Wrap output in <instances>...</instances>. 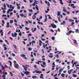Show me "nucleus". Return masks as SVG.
<instances>
[{
	"instance_id": "63",
	"label": "nucleus",
	"mask_w": 79,
	"mask_h": 79,
	"mask_svg": "<svg viewBox=\"0 0 79 79\" xmlns=\"http://www.w3.org/2000/svg\"><path fill=\"white\" fill-rule=\"evenodd\" d=\"M13 12L14 13H16V11H15V10H14L13 11Z\"/></svg>"
},
{
	"instance_id": "54",
	"label": "nucleus",
	"mask_w": 79,
	"mask_h": 79,
	"mask_svg": "<svg viewBox=\"0 0 79 79\" xmlns=\"http://www.w3.org/2000/svg\"><path fill=\"white\" fill-rule=\"evenodd\" d=\"M35 63H36V64H39V65H40V63H39V62H36Z\"/></svg>"
},
{
	"instance_id": "5",
	"label": "nucleus",
	"mask_w": 79,
	"mask_h": 79,
	"mask_svg": "<svg viewBox=\"0 0 79 79\" xmlns=\"http://www.w3.org/2000/svg\"><path fill=\"white\" fill-rule=\"evenodd\" d=\"M23 68H24V69L25 71H27V69H26L27 68V67H25V66H24V65H23Z\"/></svg>"
},
{
	"instance_id": "58",
	"label": "nucleus",
	"mask_w": 79,
	"mask_h": 79,
	"mask_svg": "<svg viewBox=\"0 0 79 79\" xmlns=\"http://www.w3.org/2000/svg\"><path fill=\"white\" fill-rule=\"evenodd\" d=\"M40 78L41 79H44V77H43V76H40Z\"/></svg>"
},
{
	"instance_id": "27",
	"label": "nucleus",
	"mask_w": 79,
	"mask_h": 79,
	"mask_svg": "<svg viewBox=\"0 0 79 79\" xmlns=\"http://www.w3.org/2000/svg\"><path fill=\"white\" fill-rule=\"evenodd\" d=\"M41 66H42V67H43V68H45V66L42 64H41Z\"/></svg>"
},
{
	"instance_id": "9",
	"label": "nucleus",
	"mask_w": 79,
	"mask_h": 79,
	"mask_svg": "<svg viewBox=\"0 0 79 79\" xmlns=\"http://www.w3.org/2000/svg\"><path fill=\"white\" fill-rule=\"evenodd\" d=\"M2 77H3L4 79H7V78H6V76L5 75H3Z\"/></svg>"
},
{
	"instance_id": "14",
	"label": "nucleus",
	"mask_w": 79,
	"mask_h": 79,
	"mask_svg": "<svg viewBox=\"0 0 79 79\" xmlns=\"http://www.w3.org/2000/svg\"><path fill=\"white\" fill-rule=\"evenodd\" d=\"M57 16H60V12H57Z\"/></svg>"
},
{
	"instance_id": "56",
	"label": "nucleus",
	"mask_w": 79,
	"mask_h": 79,
	"mask_svg": "<svg viewBox=\"0 0 79 79\" xmlns=\"http://www.w3.org/2000/svg\"><path fill=\"white\" fill-rule=\"evenodd\" d=\"M35 3H36V4H37V0H35Z\"/></svg>"
},
{
	"instance_id": "41",
	"label": "nucleus",
	"mask_w": 79,
	"mask_h": 79,
	"mask_svg": "<svg viewBox=\"0 0 79 79\" xmlns=\"http://www.w3.org/2000/svg\"><path fill=\"white\" fill-rule=\"evenodd\" d=\"M25 29H26V31H27L29 29V28L27 27H26Z\"/></svg>"
},
{
	"instance_id": "47",
	"label": "nucleus",
	"mask_w": 79,
	"mask_h": 79,
	"mask_svg": "<svg viewBox=\"0 0 79 79\" xmlns=\"http://www.w3.org/2000/svg\"><path fill=\"white\" fill-rule=\"evenodd\" d=\"M21 5V4H19V5L17 3V6H20Z\"/></svg>"
},
{
	"instance_id": "29",
	"label": "nucleus",
	"mask_w": 79,
	"mask_h": 79,
	"mask_svg": "<svg viewBox=\"0 0 79 79\" xmlns=\"http://www.w3.org/2000/svg\"><path fill=\"white\" fill-rule=\"evenodd\" d=\"M20 73L21 74V75H22V76L23 77V76H24V74L22 72H20Z\"/></svg>"
},
{
	"instance_id": "24",
	"label": "nucleus",
	"mask_w": 79,
	"mask_h": 79,
	"mask_svg": "<svg viewBox=\"0 0 79 79\" xmlns=\"http://www.w3.org/2000/svg\"><path fill=\"white\" fill-rule=\"evenodd\" d=\"M2 73L4 75H6V74H7V72H5V73L3 72Z\"/></svg>"
},
{
	"instance_id": "6",
	"label": "nucleus",
	"mask_w": 79,
	"mask_h": 79,
	"mask_svg": "<svg viewBox=\"0 0 79 79\" xmlns=\"http://www.w3.org/2000/svg\"><path fill=\"white\" fill-rule=\"evenodd\" d=\"M66 24V22L63 21V23H61L60 24L61 25H64Z\"/></svg>"
},
{
	"instance_id": "53",
	"label": "nucleus",
	"mask_w": 79,
	"mask_h": 79,
	"mask_svg": "<svg viewBox=\"0 0 79 79\" xmlns=\"http://www.w3.org/2000/svg\"><path fill=\"white\" fill-rule=\"evenodd\" d=\"M30 2L31 3H32L34 2V1L33 0H30Z\"/></svg>"
},
{
	"instance_id": "48",
	"label": "nucleus",
	"mask_w": 79,
	"mask_h": 79,
	"mask_svg": "<svg viewBox=\"0 0 79 79\" xmlns=\"http://www.w3.org/2000/svg\"><path fill=\"white\" fill-rule=\"evenodd\" d=\"M29 11H30V12H32V9H31V10L29 9Z\"/></svg>"
},
{
	"instance_id": "62",
	"label": "nucleus",
	"mask_w": 79,
	"mask_h": 79,
	"mask_svg": "<svg viewBox=\"0 0 79 79\" xmlns=\"http://www.w3.org/2000/svg\"><path fill=\"white\" fill-rule=\"evenodd\" d=\"M34 67L35 68H37V65H35L34 66Z\"/></svg>"
},
{
	"instance_id": "60",
	"label": "nucleus",
	"mask_w": 79,
	"mask_h": 79,
	"mask_svg": "<svg viewBox=\"0 0 79 79\" xmlns=\"http://www.w3.org/2000/svg\"><path fill=\"white\" fill-rule=\"evenodd\" d=\"M33 55L34 56H36V54H35V53L34 52Z\"/></svg>"
},
{
	"instance_id": "20",
	"label": "nucleus",
	"mask_w": 79,
	"mask_h": 79,
	"mask_svg": "<svg viewBox=\"0 0 79 79\" xmlns=\"http://www.w3.org/2000/svg\"><path fill=\"white\" fill-rule=\"evenodd\" d=\"M9 63H10V66H12V62L10 61H9Z\"/></svg>"
},
{
	"instance_id": "30",
	"label": "nucleus",
	"mask_w": 79,
	"mask_h": 79,
	"mask_svg": "<svg viewBox=\"0 0 79 79\" xmlns=\"http://www.w3.org/2000/svg\"><path fill=\"white\" fill-rule=\"evenodd\" d=\"M75 32H78L79 31H78V29H75Z\"/></svg>"
},
{
	"instance_id": "19",
	"label": "nucleus",
	"mask_w": 79,
	"mask_h": 79,
	"mask_svg": "<svg viewBox=\"0 0 79 79\" xmlns=\"http://www.w3.org/2000/svg\"><path fill=\"white\" fill-rule=\"evenodd\" d=\"M74 44H77V41L76 40H74Z\"/></svg>"
},
{
	"instance_id": "34",
	"label": "nucleus",
	"mask_w": 79,
	"mask_h": 79,
	"mask_svg": "<svg viewBox=\"0 0 79 79\" xmlns=\"http://www.w3.org/2000/svg\"><path fill=\"white\" fill-rule=\"evenodd\" d=\"M47 11H50V9H49V7H47Z\"/></svg>"
},
{
	"instance_id": "22",
	"label": "nucleus",
	"mask_w": 79,
	"mask_h": 79,
	"mask_svg": "<svg viewBox=\"0 0 79 79\" xmlns=\"http://www.w3.org/2000/svg\"><path fill=\"white\" fill-rule=\"evenodd\" d=\"M36 31V28H35L33 30V31H32V32H34V31Z\"/></svg>"
},
{
	"instance_id": "16",
	"label": "nucleus",
	"mask_w": 79,
	"mask_h": 79,
	"mask_svg": "<svg viewBox=\"0 0 79 79\" xmlns=\"http://www.w3.org/2000/svg\"><path fill=\"white\" fill-rule=\"evenodd\" d=\"M58 18V20L59 21H60V22H61V18H60V17H57Z\"/></svg>"
},
{
	"instance_id": "43",
	"label": "nucleus",
	"mask_w": 79,
	"mask_h": 79,
	"mask_svg": "<svg viewBox=\"0 0 79 79\" xmlns=\"http://www.w3.org/2000/svg\"><path fill=\"white\" fill-rule=\"evenodd\" d=\"M74 64H75V65H76V64H77V62H74Z\"/></svg>"
},
{
	"instance_id": "49",
	"label": "nucleus",
	"mask_w": 79,
	"mask_h": 79,
	"mask_svg": "<svg viewBox=\"0 0 79 79\" xmlns=\"http://www.w3.org/2000/svg\"><path fill=\"white\" fill-rule=\"evenodd\" d=\"M14 21H15V23H18V22L17 21V20H16V19L14 20Z\"/></svg>"
},
{
	"instance_id": "11",
	"label": "nucleus",
	"mask_w": 79,
	"mask_h": 79,
	"mask_svg": "<svg viewBox=\"0 0 79 79\" xmlns=\"http://www.w3.org/2000/svg\"><path fill=\"white\" fill-rule=\"evenodd\" d=\"M36 9L37 10H39V8L38 7V6L37 5H36L35 7Z\"/></svg>"
},
{
	"instance_id": "42",
	"label": "nucleus",
	"mask_w": 79,
	"mask_h": 79,
	"mask_svg": "<svg viewBox=\"0 0 79 79\" xmlns=\"http://www.w3.org/2000/svg\"><path fill=\"white\" fill-rule=\"evenodd\" d=\"M62 71V69H61L59 70V72L61 73V72Z\"/></svg>"
},
{
	"instance_id": "61",
	"label": "nucleus",
	"mask_w": 79,
	"mask_h": 79,
	"mask_svg": "<svg viewBox=\"0 0 79 79\" xmlns=\"http://www.w3.org/2000/svg\"><path fill=\"white\" fill-rule=\"evenodd\" d=\"M5 10H3V11H2L3 13H5Z\"/></svg>"
},
{
	"instance_id": "26",
	"label": "nucleus",
	"mask_w": 79,
	"mask_h": 79,
	"mask_svg": "<svg viewBox=\"0 0 79 79\" xmlns=\"http://www.w3.org/2000/svg\"><path fill=\"white\" fill-rule=\"evenodd\" d=\"M12 56H16V55H15V54H14V53H12Z\"/></svg>"
},
{
	"instance_id": "18",
	"label": "nucleus",
	"mask_w": 79,
	"mask_h": 79,
	"mask_svg": "<svg viewBox=\"0 0 79 79\" xmlns=\"http://www.w3.org/2000/svg\"><path fill=\"white\" fill-rule=\"evenodd\" d=\"M32 78H33V79H35V78H37V76H33L32 77Z\"/></svg>"
},
{
	"instance_id": "55",
	"label": "nucleus",
	"mask_w": 79,
	"mask_h": 79,
	"mask_svg": "<svg viewBox=\"0 0 79 79\" xmlns=\"http://www.w3.org/2000/svg\"><path fill=\"white\" fill-rule=\"evenodd\" d=\"M4 8H6V4H4Z\"/></svg>"
},
{
	"instance_id": "46",
	"label": "nucleus",
	"mask_w": 79,
	"mask_h": 79,
	"mask_svg": "<svg viewBox=\"0 0 79 79\" xmlns=\"http://www.w3.org/2000/svg\"><path fill=\"white\" fill-rule=\"evenodd\" d=\"M47 20H48V19H47V18H46V19H45V21H44V23H45L46 21H47Z\"/></svg>"
},
{
	"instance_id": "38",
	"label": "nucleus",
	"mask_w": 79,
	"mask_h": 79,
	"mask_svg": "<svg viewBox=\"0 0 79 79\" xmlns=\"http://www.w3.org/2000/svg\"><path fill=\"white\" fill-rule=\"evenodd\" d=\"M28 50H30L31 51V50H32V48H29L28 49Z\"/></svg>"
},
{
	"instance_id": "2",
	"label": "nucleus",
	"mask_w": 79,
	"mask_h": 79,
	"mask_svg": "<svg viewBox=\"0 0 79 79\" xmlns=\"http://www.w3.org/2000/svg\"><path fill=\"white\" fill-rule=\"evenodd\" d=\"M14 67L16 69H18V67H19V65L18 64H14Z\"/></svg>"
},
{
	"instance_id": "32",
	"label": "nucleus",
	"mask_w": 79,
	"mask_h": 79,
	"mask_svg": "<svg viewBox=\"0 0 79 79\" xmlns=\"http://www.w3.org/2000/svg\"><path fill=\"white\" fill-rule=\"evenodd\" d=\"M74 11H75V12H76L75 14H76V13H78V12H79V10H75Z\"/></svg>"
},
{
	"instance_id": "13",
	"label": "nucleus",
	"mask_w": 79,
	"mask_h": 79,
	"mask_svg": "<svg viewBox=\"0 0 79 79\" xmlns=\"http://www.w3.org/2000/svg\"><path fill=\"white\" fill-rule=\"evenodd\" d=\"M72 76H73V77H76L77 75L75 74H73V75H72Z\"/></svg>"
},
{
	"instance_id": "57",
	"label": "nucleus",
	"mask_w": 79,
	"mask_h": 79,
	"mask_svg": "<svg viewBox=\"0 0 79 79\" xmlns=\"http://www.w3.org/2000/svg\"><path fill=\"white\" fill-rule=\"evenodd\" d=\"M37 13L36 12L35 13L33 16H35V15H37Z\"/></svg>"
},
{
	"instance_id": "10",
	"label": "nucleus",
	"mask_w": 79,
	"mask_h": 79,
	"mask_svg": "<svg viewBox=\"0 0 79 79\" xmlns=\"http://www.w3.org/2000/svg\"><path fill=\"white\" fill-rule=\"evenodd\" d=\"M59 1L60 2V4L62 5H63L64 4V3L63 2V1L62 0H60Z\"/></svg>"
},
{
	"instance_id": "37",
	"label": "nucleus",
	"mask_w": 79,
	"mask_h": 79,
	"mask_svg": "<svg viewBox=\"0 0 79 79\" xmlns=\"http://www.w3.org/2000/svg\"><path fill=\"white\" fill-rule=\"evenodd\" d=\"M68 74H71V72L69 70L68 71Z\"/></svg>"
},
{
	"instance_id": "36",
	"label": "nucleus",
	"mask_w": 79,
	"mask_h": 79,
	"mask_svg": "<svg viewBox=\"0 0 79 79\" xmlns=\"http://www.w3.org/2000/svg\"><path fill=\"white\" fill-rule=\"evenodd\" d=\"M28 23H30V24H32V21H28Z\"/></svg>"
},
{
	"instance_id": "12",
	"label": "nucleus",
	"mask_w": 79,
	"mask_h": 79,
	"mask_svg": "<svg viewBox=\"0 0 79 79\" xmlns=\"http://www.w3.org/2000/svg\"><path fill=\"white\" fill-rule=\"evenodd\" d=\"M14 23V21L13 20H11L10 22V24H12V23Z\"/></svg>"
},
{
	"instance_id": "45",
	"label": "nucleus",
	"mask_w": 79,
	"mask_h": 79,
	"mask_svg": "<svg viewBox=\"0 0 79 79\" xmlns=\"http://www.w3.org/2000/svg\"><path fill=\"white\" fill-rule=\"evenodd\" d=\"M48 6H50V2H48Z\"/></svg>"
},
{
	"instance_id": "64",
	"label": "nucleus",
	"mask_w": 79,
	"mask_h": 79,
	"mask_svg": "<svg viewBox=\"0 0 79 79\" xmlns=\"http://www.w3.org/2000/svg\"><path fill=\"white\" fill-rule=\"evenodd\" d=\"M74 5V4H71V6H73Z\"/></svg>"
},
{
	"instance_id": "21",
	"label": "nucleus",
	"mask_w": 79,
	"mask_h": 79,
	"mask_svg": "<svg viewBox=\"0 0 79 79\" xmlns=\"http://www.w3.org/2000/svg\"><path fill=\"white\" fill-rule=\"evenodd\" d=\"M3 46L4 47V48H5L6 47V45L5 44H3Z\"/></svg>"
},
{
	"instance_id": "51",
	"label": "nucleus",
	"mask_w": 79,
	"mask_h": 79,
	"mask_svg": "<svg viewBox=\"0 0 79 79\" xmlns=\"http://www.w3.org/2000/svg\"><path fill=\"white\" fill-rule=\"evenodd\" d=\"M14 65L16 64V63H17V62H16V61H14Z\"/></svg>"
},
{
	"instance_id": "50",
	"label": "nucleus",
	"mask_w": 79,
	"mask_h": 79,
	"mask_svg": "<svg viewBox=\"0 0 79 79\" xmlns=\"http://www.w3.org/2000/svg\"><path fill=\"white\" fill-rule=\"evenodd\" d=\"M73 24H74V23L73 22L72 23V24L70 25V26H73Z\"/></svg>"
},
{
	"instance_id": "3",
	"label": "nucleus",
	"mask_w": 79,
	"mask_h": 79,
	"mask_svg": "<svg viewBox=\"0 0 79 79\" xmlns=\"http://www.w3.org/2000/svg\"><path fill=\"white\" fill-rule=\"evenodd\" d=\"M51 26L52 27V28H56V25L53 24L52 23L51 24Z\"/></svg>"
},
{
	"instance_id": "59",
	"label": "nucleus",
	"mask_w": 79,
	"mask_h": 79,
	"mask_svg": "<svg viewBox=\"0 0 79 79\" xmlns=\"http://www.w3.org/2000/svg\"><path fill=\"white\" fill-rule=\"evenodd\" d=\"M2 23H3V24H5V21L4 20H2Z\"/></svg>"
},
{
	"instance_id": "15",
	"label": "nucleus",
	"mask_w": 79,
	"mask_h": 79,
	"mask_svg": "<svg viewBox=\"0 0 79 79\" xmlns=\"http://www.w3.org/2000/svg\"><path fill=\"white\" fill-rule=\"evenodd\" d=\"M61 76H62V77H64V76H65V74H63V73H62L61 74Z\"/></svg>"
},
{
	"instance_id": "7",
	"label": "nucleus",
	"mask_w": 79,
	"mask_h": 79,
	"mask_svg": "<svg viewBox=\"0 0 79 79\" xmlns=\"http://www.w3.org/2000/svg\"><path fill=\"white\" fill-rule=\"evenodd\" d=\"M32 18L34 20V19H35V18H36V16H34V15H33L32 16Z\"/></svg>"
},
{
	"instance_id": "33",
	"label": "nucleus",
	"mask_w": 79,
	"mask_h": 79,
	"mask_svg": "<svg viewBox=\"0 0 79 79\" xmlns=\"http://www.w3.org/2000/svg\"><path fill=\"white\" fill-rule=\"evenodd\" d=\"M13 46L14 47V48H15V49H16L17 48L16 47V45H13Z\"/></svg>"
},
{
	"instance_id": "4",
	"label": "nucleus",
	"mask_w": 79,
	"mask_h": 79,
	"mask_svg": "<svg viewBox=\"0 0 79 79\" xmlns=\"http://www.w3.org/2000/svg\"><path fill=\"white\" fill-rule=\"evenodd\" d=\"M24 74H26V75H28L29 74V72L27 71H26L25 72Z\"/></svg>"
},
{
	"instance_id": "28",
	"label": "nucleus",
	"mask_w": 79,
	"mask_h": 79,
	"mask_svg": "<svg viewBox=\"0 0 79 79\" xmlns=\"http://www.w3.org/2000/svg\"><path fill=\"white\" fill-rule=\"evenodd\" d=\"M21 56L22 57H25V56H26L24 55V54H22L21 55Z\"/></svg>"
},
{
	"instance_id": "44",
	"label": "nucleus",
	"mask_w": 79,
	"mask_h": 79,
	"mask_svg": "<svg viewBox=\"0 0 79 79\" xmlns=\"http://www.w3.org/2000/svg\"><path fill=\"white\" fill-rule=\"evenodd\" d=\"M55 37H52V39L53 40H55Z\"/></svg>"
},
{
	"instance_id": "17",
	"label": "nucleus",
	"mask_w": 79,
	"mask_h": 79,
	"mask_svg": "<svg viewBox=\"0 0 79 79\" xmlns=\"http://www.w3.org/2000/svg\"><path fill=\"white\" fill-rule=\"evenodd\" d=\"M43 64H44V65H45V66H47V65H46V63H45V62H44V61H43Z\"/></svg>"
},
{
	"instance_id": "25",
	"label": "nucleus",
	"mask_w": 79,
	"mask_h": 79,
	"mask_svg": "<svg viewBox=\"0 0 79 79\" xmlns=\"http://www.w3.org/2000/svg\"><path fill=\"white\" fill-rule=\"evenodd\" d=\"M8 11H10V12H11V11H13V10L12 9H9L8 10Z\"/></svg>"
},
{
	"instance_id": "1",
	"label": "nucleus",
	"mask_w": 79,
	"mask_h": 79,
	"mask_svg": "<svg viewBox=\"0 0 79 79\" xmlns=\"http://www.w3.org/2000/svg\"><path fill=\"white\" fill-rule=\"evenodd\" d=\"M35 73L36 74H41L42 73V72L39 70H36L35 71Z\"/></svg>"
},
{
	"instance_id": "52",
	"label": "nucleus",
	"mask_w": 79,
	"mask_h": 79,
	"mask_svg": "<svg viewBox=\"0 0 79 79\" xmlns=\"http://www.w3.org/2000/svg\"><path fill=\"white\" fill-rule=\"evenodd\" d=\"M49 57H50V58H53V56H49Z\"/></svg>"
},
{
	"instance_id": "8",
	"label": "nucleus",
	"mask_w": 79,
	"mask_h": 79,
	"mask_svg": "<svg viewBox=\"0 0 79 79\" xmlns=\"http://www.w3.org/2000/svg\"><path fill=\"white\" fill-rule=\"evenodd\" d=\"M63 8V11L64 12H66V8L64 7Z\"/></svg>"
},
{
	"instance_id": "31",
	"label": "nucleus",
	"mask_w": 79,
	"mask_h": 79,
	"mask_svg": "<svg viewBox=\"0 0 79 79\" xmlns=\"http://www.w3.org/2000/svg\"><path fill=\"white\" fill-rule=\"evenodd\" d=\"M19 36H21L22 35V34H21V32H20L19 34Z\"/></svg>"
},
{
	"instance_id": "35",
	"label": "nucleus",
	"mask_w": 79,
	"mask_h": 79,
	"mask_svg": "<svg viewBox=\"0 0 79 79\" xmlns=\"http://www.w3.org/2000/svg\"><path fill=\"white\" fill-rule=\"evenodd\" d=\"M46 43H47L48 45V46L49 45V44L48 43V40H47Z\"/></svg>"
},
{
	"instance_id": "23",
	"label": "nucleus",
	"mask_w": 79,
	"mask_h": 79,
	"mask_svg": "<svg viewBox=\"0 0 79 79\" xmlns=\"http://www.w3.org/2000/svg\"><path fill=\"white\" fill-rule=\"evenodd\" d=\"M32 53H33V52H31V57H34V56H33V55L32 54Z\"/></svg>"
},
{
	"instance_id": "40",
	"label": "nucleus",
	"mask_w": 79,
	"mask_h": 79,
	"mask_svg": "<svg viewBox=\"0 0 79 79\" xmlns=\"http://www.w3.org/2000/svg\"><path fill=\"white\" fill-rule=\"evenodd\" d=\"M6 5L8 7V8H9V7H10V5L8 4V3H6Z\"/></svg>"
},
{
	"instance_id": "39",
	"label": "nucleus",
	"mask_w": 79,
	"mask_h": 79,
	"mask_svg": "<svg viewBox=\"0 0 79 79\" xmlns=\"http://www.w3.org/2000/svg\"><path fill=\"white\" fill-rule=\"evenodd\" d=\"M72 32V31H69L68 32V34H69L70 33H71Z\"/></svg>"
}]
</instances>
